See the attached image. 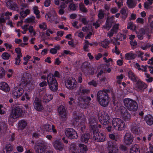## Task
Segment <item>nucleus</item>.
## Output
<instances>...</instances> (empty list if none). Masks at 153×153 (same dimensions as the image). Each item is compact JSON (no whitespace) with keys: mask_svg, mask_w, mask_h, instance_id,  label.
Wrapping results in <instances>:
<instances>
[{"mask_svg":"<svg viewBox=\"0 0 153 153\" xmlns=\"http://www.w3.org/2000/svg\"><path fill=\"white\" fill-rule=\"evenodd\" d=\"M108 92V90L100 91L97 94L98 100L99 103L101 106L104 107L107 106L109 102L107 95Z\"/></svg>","mask_w":153,"mask_h":153,"instance_id":"f257e3e1","label":"nucleus"},{"mask_svg":"<svg viewBox=\"0 0 153 153\" xmlns=\"http://www.w3.org/2000/svg\"><path fill=\"white\" fill-rule=\"evenodd\" d=\"M47 79L50 89L53 92L56 91L58 89V84L54 77L52 74H49Z\"/></svg>","mask_w":153,"mask_h":153,"instance_id":"f03ea898","label":"nucleus"},{"mask_svg":"<svg viewBox=\"0 0 153 153\" xmlns=\"http://www.w3.org/2000/svg\"><path fill=\"white\" fill-rule=\"evenodd\" d=\"M23 113L24 112L19 107H16L12 110L9 120L11 122L14 121L16 119L20 117Z\"/></svg>","mask_w":153,"mask_h":153,"instance_id":"7ed1b4c3","label":"nucleus"},{"mask_svg":"<svg viewBox=\"0 0 153 153\" xmlns=\"http://www.w3.org/2000/svg\"><path fill=\"white\" fill-rule=\"evenodd\" d=\"M114 109L121 114L122 117L125 121H127L130 118V114L128 113L126 108L123 106L119 107L118 105H114Z\"/></svg>","mask_w":153,"mask_h":153,"instance_id":"20e7f679","label":"nucleus"},{"mask_svg":"<svg viewBox=\"0 0 153 153\" xmlns=\"http://www.w3.org/2000/svg\"><path fill=\"white\" fill-rule=\"evenodd\" d=\"M112 124L113 127L118 130H123L126 127L123 121L119 118H114L112 120Z\"/></svg>","mask_w":153,"mask_h":153,"instance_id":"39448f33","label":"nucleus"},{"mask_svg":"<svg viewBox=\"0 0 153 153\" xmlns=\"http://www.w3.org/2000/svg\"><path fill=\"white\" fill-rule=\"evenodd\" d=\"M47 146L46 143L43 140H39L35 143L34 149L37 153H42Z\"/></svg>","mask_w":153,"mask_h":153,"instance_id":"423d86ee","label":"nucleus"},{"mask_svg":"<svg viewBox=\"0 0 153 153\" xmlns=\"http://www.w3.org/2000/svg\"><path fill=\"white\" fill-rule=\"evenodd\" d=\"M76 83L75 79L71 77L65 81V85L68 89L71 90L76 88Z\"/></svg>","mask_w":153,"mask_h":153,"instance_id":"0eeeda50","label":"nucleus"},{"mask_svg":"<svg viewBox=\"0 0 153 153\" xmlns=\"http://www.w3.org/2000/svg\"><path fill=\"white\" fill-rule=\"evenodd\" d=\"M65 133L66 136L71 139H75L78 137L76 132L72 128L66 129Z\"/></svg>","mask_w":153,"mask_h":153,"instance_id":"6e6552de","label":"nucleus"},{"mask_svg":"<svg viewBox=\"0 0 153 153\" xmlns=\"http://www.w3.org/2000/svg\"><path fill=\"white\" fill-rule=\"evenodd\" d=\"M94 138L97 141H104L105 140V133L101 132H94Z\"/></svg>","mask_w":153,"mask_h":153,"instance_id":"1a4fd4ad","label":"nucleus"},{"mask_svg":"<svg viewBox=\"0 0 153 153\" xmlns=\"http://www.w3.org/2000/svg\"><path fill=\"white\" fill-rule=\"evenodd\" d=\"M34 108L37 111H42L44 109L41 101L37 97L35 98L33 103Z\"/></svg>","mask_w":153,"mask_h":153,"instance_id":"9d476101","label":"nucleus"},{"mask_svg":"<svg viewBox=\"0 0 153 153\" xmlns=\"http://www.w3.org/2000/svg\"><path fill=\"white\" fill-rule=\"evenodd\" d=\"M24 93L23 89L18 87L15 88L13 90V95L14 98L19 97Z\"/></svg>","mask_w":153,"mask_h":153,"instance_id":"9b49d317","label":"nucleus"},{"mask_svg":"<svg viewBox=\"0 0 153 153\" xmlns=\"http://www.w3.org/2000/svg\"><path fill=\"white\" fill-rule=\"evenodd\" d=\"M99 119L103 125L105 126L108 124L110 121L109 116L106 113L102 114L99 117Z\"/></svg>","mask_w":153,"mask_h":153,"instance_id":"f8f14e48","label":"nucleus"},{"mask_svg":"<svg viewBox=\"0 0 153 153\" xmlns=\"http://www.w3.org/2000/svg\"><path fill=\"white\" fill-rule=\"evenodd\" d=\"M151 31H150L148 29H146L145 30L143 29H140L138 33L137 37L139 39H142L143 38V36L145 34L148 36V39H149L150 35L149 34Z\"/></svg>","mask_w":153,"mask_h":153,"instance_id":"ddd939ff","label":"nucleus"},{"mask_svg":"<svg viewBox=\"0 0 153 153\" xmlns=\"http://www.w3.org/2000/svg\"><path fill=\"white\" fill-rule=\"evenodd\" d=\"M126 36L123 34L119 33L117 36V39H114L111 40V42L115 45H119L120 42L117 39L123 40L126 38Z\"/></svg>","mask_w":153,"mask_h":153,"instance_id":"4468645a","label":"nucleus"},{"mask_svg":"<svg viewBox=\"0 0 153 153\" xmlns=\"http://www.w3.org/2000/svg\"><path fill=\"white\" fill-rule=\"evenodd\" d=\"M26 6V5L24 4L23 3L22 4H21L20 7L21 10L20 12V14L23 17H26L30 13V10H29L25 8Z\"/></svg>","mask_w":153,"mask_h":153,"instance_id":"2eb2a0df","label":"nucleus"},{"mask_svg":"<svg viewBox=\"0 0 153 153\" xmlns=\"http://www.w3.org/2000/svg\"><path fill=\"white\" fill-rule=\"evenodd\" d=\"M79 150L78 149H75L72 153H85L88 150L87 146L83 144H79Z\"/></svg>","mask_w":153,"mask_h":153,"instance_id":"dca6fc26","label":"nucleus"},{"mask_svg":"<svg viewBox=\"0 0 153 153\" xmlns=\"http://www.w3.org/2000/svg\"><path fill=\"white\" fill-rule=\"evenodd\" d=\"M53 98V95L49 92H46L42 97L43 101L45 103L48 102L52 100Z\"/></svg>","mask_w":153,"mask_h":153,"instance_id":"f3484780","label":"nucleus"},{"mask_svg":"<svg viewBox=\"0 0 153 153\" xmlns=\"http://www.w3.org/2000/svg\"><path fill=\"white\" fill-rule=\"evenodd\" d=\"M55 149L57 151H62L64 149V145L59 140H55L53 143Z\"/></svg>","mask_w":153,"mask_h":153,"instance_id":"a211bd4d","label":"nucleus"},{"mask_svg":"<svg viewBox=\"0 0 153 153\" xmlns=\"http://www.w3.org/2000/svg\"><path fill=\"white\" fill-rule=\"evenodd\" d=\"M133 140V136L129 133H127L124 138V142L127 145L132 143Z\"/></svg>","mask_w":153,"mask_h":153,"instance_id":"6ab92c4d","label":"nucleus"},{"mask_svg":"<svg viewBox=\"0 0 153 153\" xmlns=\"http://www.w3.org/2000/svg\"><path fill=\"white\" fill-rule=\"evenodd\" d=\"M58 111L60 116L62 119L66 118L67 114L64 107L62 105H60L58 108Z\"/></svg>","mask_w":153,"mask_h":153,"instance_id":"aec40b11","label":"nucleus"},{"mask_svg":"<svg viewBox=\"0 0 153 153\" xmlns=\"http://www.w3.org/2000/svg\"><path fill=\"white\" fill-rule=\"evenodd\" d=\"M119 26V24H115L110 32L108 33V36L111 37L114 34L116 33L118 30Z\"/></svg>","mask_w":153,"mask_h":153,"instance_id":"412c9836","label":"nucleus"},{"mask_svg":"<svg viewBox=\"0 0 153 153\" xmlns=\"http://www.w3.org/2000/svg\"><path fill=\"white\" fill-rule=\"evenodd\" d=\"M7 7L13 10L18 11L19 8L16 4H13L12 2L8 1L6 3Z\"/></svg>","mask_w":153,"mask_h":153,"instance_id":"4be33fe9","label":"nucleus"},{"mask_svg":"<svg viewBox=\"0 0 153 153\" xmlns=\"http://www.w3.org/2000/svg\"><path fill=\"white\" fill-rule=\"evenodd\" d=\"M0 89L5 92L9 91L10 90L8 84L4 82L0 83Z\"/></svg>","mask_w":153,"mask_h":153,"instance_id":"5701e85b","label":"nucleus"},{"mask_svg":"<svg viewBox=\"0 0 153 153\" xmlns=\"http://www.w3.org/2000/svg\"><path fill=\"white\" fill-rule=\"evenodd\" d=\"M109 150L108 153H116L118 152V149L116 144L112 143L109 146Z\"/></svg>","mask_w":153,"mask_h":153,"instance_id":"b1692460","label":"nucleus"},{"mask_svg":"<svg viewBox=\"0 0 153 153\" xmlns=\"http://www.w3.org/2000/svg\"><path fill=\"white\" fill-rule=\"evenodd\" d=\"M145 120L148 125L151 126L153 124V117L150 114L146 116Z\"/></svg>","mask_w":153,"mask_h":153,"instance_id":"393cba45","label":"nucleus"},{"mask_svg":"<svg viewBox=\"0 0 153 153\" xmlns=\"http://www.w3.org/2000/svg\"><path fill=\"white\" fill-rule=\"evenodd\" d=\"M136 88L140 91L146 88V85L143 82L137 79Z\"/></svg>","mask_w":153,"mask_h":153,"instance_id":"a878e982","label":"nucleus"},{"mask_svg":"<svg viewBox=\"0 0 153 153\" xmlns=\"http://www.w3.org/2000/svg\"><path fill=\"white\" fill-rule=\"evenodd\" d=\"M139 147L137 145L132 146L130 149V153H140Z\"/></svg>","mask_w":153,"mask_h":153,"instance_id":"bb28decb","label":"nucleus"},{"mask_svg":"<svg viewBox=\"0 0 153 153\" xmlns=\"http://www.w3.org/2000/svg\"><path fill=\"white\" fill-rule=\"evenodd\" d=\"M135 54L132 52H130L126 53L125 56V59L127 60H131L134 59L136 57Z\"/></svg>","mask_w":153,"mask_h":153,"instance_id":"cd10ccee","label":"nucleus"},{"mask_svg":"<svg viewBox=\"0 0 153 153\" xmlns=\"http://www.w3.org/2000/svg\"><path fill=\"white\" fill-rule=\"evenodd\" d=\"M134 66L135 67L140 71L141 70L143 71H146L147 69V65L145 66L142 65L141 67L137 63H135L134 64Z\"/></svg>","mask_w":153,"mask_h":153,"instance_id":"c85d7f7f","label":"nucleus"},{"mask_svg":"<svg viewBox=\"0 0 153 153\" xmlns=\"http://www.w3.org/2000/svg\"><path fill=\"white\" fill-rule=\"evenodd\" d=\"M134 101L133 100L129 98H126L123 101L124 105L128 109L130 105L132 104L133 103V102Z\"/></svg>","mask_w":153,"mask_h":153,"instance_id":"c756f323","label":"nucleus"},{"mask_svg":"<svg viewBox=\"0 0 153 153\" xmlns=\"http://www.w3.org/2000/svg\"><path fill=\"white\" fill-rule=\"evenodd\" d=\"M137 103L134 101L133 102L132 104L130 105L128 109L131 111H134L137 110Z\"/></svg>","mask_w":153,"mask_h":153,"instance_id":"7c9ffc66","label":"nucleus"},{"mask_svg":"<svg viewBox=\"0 0 153 153\" xmlns=\"http://www.w3.org/2000/svg\"><path fill=\"white\" fill-rule=\"evenodd\" d=\"M90 135L88 134H85L82 135L80 140L82 142L87 143L89 138Z\"/></svg>","mask_w":153,"mask_h":153,"instance_id":"2f4dec72","label":"nucleus"},{"mask_svg":"<svg viewBox=\"0 0 153 153\" xmlns=\"http://www.w3.org/2000/svg\"><path fill=\"white\" fill-rule=\"evenodd\" d=\"M36 21L35 20V17L34 16H32L30 17H28L25 19L24 20V22L25 23H35Z\"/></svg>","mask_w":153,"mask_h":153,"instance_id":"473e14b6","label":"nucleus"},{"mask_svg":"<svg viewBox=\"0 0 153 153\" xmlns=\"http://www.w3.org/2000/svg\"><path fill=\"white\" fill-rule=\"evenodd\" d=\"M27 123L26 121L23 120H21L19 122L18 128L19 129L24 128L26 126Z\"/></svg>","mask_w":153,"mask_h":153,"instance_id":"72a5a7b5","label":"nucleus"},{"mask_svg":"<svg viewBox=\"0 0 153 153\" xmlns=\"http://www.w3.org/2000/svg\"><path fill=\"white\" fill-rule=\"evenodd\" d=\"M51 125L46 124L42 127V130L43 132L45 131L51 132Z\"/></svg>","mask_w":153,"mask_h":153,"instance_id":"f704fd0d","label":"nucleus"},{"mask_svg":"<svg viewBox=\"0 0 153 153\" xmlns=\"http://www.w3.org/2000/svg\"><path fill=\"white\" fill-rule=\"evenodd\" d=\"M128 76L129 78L134 82H137L138 79L132 71H129L128 72Z\"/></svg>","mask_w":153,"mask_h":153,"instance_id":"c9c22d12","label":"nucleus"},{"mask_svg":"<svg viewBox=\"0 0 153 153\" xmlns=\"http://www.w3.org/2000/svg\"><path fill=\"white\" fill-rule=\"evenodd\" d=\"M127 4L128 7L130 8L134 7L136 4L134 0H127Z\"/></svg>","mask_w":153,"mask_h":153,"instance_id":"e433bc0d","label":"nucleus"},{"mask_svg":"<svg viewBox=\"0 0 153 153\" xmlns=\"http://www.w3.org/2000/svg\"><path fill=\"white\" fill-rule=\"evenodd\" d=\"M29 32L32 36H35L36 34V32L34 30L33 26L31 25L29 26L28 29Z\"/></svg>","mask_w":153,"mask_h":153,"instance_id":"4c0bfd02","label":"nucleus"},{"mask_svg":"<svg viewBox=\"0 0 153 153\" xmlns=\"http://www.w3.org/2000/svg\"><path fill=\"white\" fill-rule=\"evenodd\" d=\"M45 18L48 21L52 22L54 19V17L50 14H47L45 15Z\"/></svg>","mask_w":153,"mask_h":153,"instance_id":"58836bf2","label":"nucleus"},{"mask_svg":"<svg viewBox=\"0 0 153 153\" xmlns=\"http://www.w3.org/2000/svg\"><path fill=\"white\" fill-rule=\"evenodd\" d=\"M13 146L11 144H7L5 149L6 151V153H10L13 149Z\"/></svg>","mask_w":153,"mask_h":153,"instance_id":"ea45409f","label":"nucleus"},{"mask_svg":"<svg viewBox=\"0 0 153 153\" xmlns=\"http://www.w3.org/2000/svg\"><path fill=\"white\" fill-rule=\"evenodd\" d=\"M33 10L34 14L36 15V17L39 18L40 17L39 15V11L38 10V7L36 6H34L33 7Z\"/></svg>","mask_w":153,"mask_h":153,"instance_id":"a19ab883","label":"nucleus"},{"mask_svg":"<svg viewBox=\"0 0 153 153\" xmlns=\"http://www.w3.org/2000/svg\"><path fill=\"white\" fill-rule=\"evenodd\" d=\"M10 56V54L6 52L3 53L1 55V58L4 60H8Z\"/></svg>","mask_w":153,"mask_h":153,"instance_id":"79ce46f5","label":"nucleus"},{"mask_svg":"<svg viewBox=\"0 0 153 153\" xmlns=\"http://www.w3.org/2000/svg\"><path fill=\"white\" fill-rule=\"evenodd\" d=\"M109 43L110 42L108 40L105 39L101 42V45L103 47L107 48L108 47V45Z\"/></svg>","mask_w":153,"mask_h":153,"instance_id":"37998d69","label":"nucleus"},{"mask_svg":"<svg viewBox=\"0 0 153 153\" xmlns=\"http://www.w3.org/2000/svg\"><path fill=\"white\" fill-rule=\"evenodd\" d=\"M73 119L74 121L78 122L80 120L81 117L79 116V113L78 112L74 113L73 114Z\"/></svg>","mask_w":153,"mask_h":153,"instance_id":"c03bdc74","label":"nucleus"},{"mask_svg":"<svg viewBox=\"0 0 153 153\" xmlns=\"http://www.w3.org/2000/svg\"><path fill=\"white\" fill-rule=\"evenodd\" d=\"M23 43L20 44V46L22 47H24L25 46L27 45L28 43L27 42L28 40V38L27 36H24L23 39Z\"/></svg>","mask_w":153,"mask_h":153,"instance_id":"a18cd8bd","label":"nucleus"},{"mask_svg":"<svg viewBox=\"0 0 153 153\" xmlns=\"http://www.w3.org/2000/svg\"><path fill=\"white\" fill-rule=\"evenodd\" d=\"M60 48V46L58 45L55 47L54 48H52L50 50V52L51 53L53 54H55L57 52V50H59Z\"/></svg>","mask_w":153,"mask_h":153,"instance_id":"49530a36","label":"nucleus"},{"mask_svg":"<svg viewBox=\"0 0 153 153\" xmlns=\"http://www.w3.org/2000/svg\"><path fill=\"white\" fill-rule=\"evenodd\" d=\"M120 12L122 15V17L123 18L125 19L127 17L128 15L127 9H123L120 11Z\"/></svg>","mask_w":153,"mask_h":153,"instance_id":"de8ad7c7","label":"nucleus"},{"mask_svg":"<svg viewBox=\"0 0 153 153\" xmlns=\"http://www.w3.org/2000/svg\"><path fill=\"white\" fill-rule=\"evenodd\" d=\"M127 28L132 30H135L136 27L135 25L132 22H130L128 23Z\"/></svg>","mask_w":153,"mask_h":153,"instance_id":"09e8293b","label":"nucleus"},{"mask_svg":"<svg viewBox=\"0 0 153 153\" xmlns=\"http://www.w3.org/2000/svg\"><path fill=\"white\" fill-rule=\"evenodd\" d=\"M29 25H25L23 26H21V28L23 30V31L22 32V33L23 34H25L26 33L27 31Z\"/></svg>","mask_w":153,"mask_h":153,"instance_id":"8fccbe9b","label":"nucleus"},{"mask_svg":"<svg viewBox=\"0 0 153 153\" xmlns=\"http://www.w3.org/2000/svg\"><path fill=\"white\" fill-rule=\"evenodd\" d=\"M21 57H22L21 55H17V57L15 58V61L14 64L15 65H19L20 64Z\"/></svg>","mask_w":153,"mask_h":153,"instance_id":"3c124183","label":"nucleus"},{"mask_svg":"<svg viewBox=\"0 0 153 153\" xmlns=\"http://www.w3.org/2000/svg\"><path fill=\"white\" fill-rule=\"evenodd\" d=\"M22 84L24 88L26 90H27V88H29L30 85V83L27 82L22 83Z\"/></svg>","mask_w":153,"mask_h":153,"instance_id":"603ef678","label":"nucleus"},{"mask_svg":"<svg viewBox=\"0 0 153 153\" xmlns=\"http://www.w3.org/2000/svg\"><path fill=\"white\" fill-rule=\"evenodd\" d=\"M7 76L8 78H10L11 77L13 74V71L11 69H9L7 71Z\"/></svg>","mask_w":153,"mask_h":153,"instance_id":"864d4df0","label":"nucleus"},{"mask_svg":"<svg viewBox=\"0 0 153 153\" xmlns=\"http://www.w3.org/2000/svg\"><path fill=\"white\" fill-rule=\"evenodd\" d=\"M145 75L146 77V80L148 82H151L153 80V78L152 77L150 76L149 74L145 73Z\"/></svg>","mask_w":153,"mask_h":153,"instance_id":"5fc2aeb1","label":"nucleus"},{"mask_svg":"<svg viewBox=\"0 0 153 153\" xmlns=\"http://www.w3.org/2000/svg\"><path fill=\"white\" fill-rule=\"evenodd\" d=\"M30 97L27 93H25L24 95L22 97L21 100L24 101L26 99L27 100H29Z\"/></svg>","mask_w":153,"mask_h":153,"instance_id":"6e6d98bb","label":"nucleus"},{"mask_svg":"<svg viewBox=\"0 0 153 153\" xmlns=\"http://www.w3.org/2000/svg\"><path fill=\"white\" fill-rule=\"evenodd\" d=\"M79 8L83 12H86L87 9L84 7L83 4L81 3L79 4Z\"/></svg>","mask_w":153,"mask_h":153,"instance_id":"4d7b16f0","label":"nucleus"},{"mask_svg":"<svg viewBox=\"0 0 153 153\" xmlns=\"http://www.w3.org/2000/svg\"><path fill=\"white\" fill-rule=\"evenodd\" d=\"M30 58V56L28 55H27L26 56L24 57L23 59L24 60L25 62H23V64L25 65H27Z\"/></svg>","mask_w":153,"mask_h":153,"instance_id":"13d9d810","label":"nucleus"},{"mask_svg":"<svg viewBox=\"0 0 153 153\" xmlns=\"http://www.w3.org/2000/svg\"><path fill=\"white\" fill-rule=\"evenodd\" d=\"M6 109L2 105H0V114H4L5 113Z\"/></svg>","mask_w":153,"mask_h":153,"instance_id":"bf43d9fd","label":"nucleus"},{"mask_svg":"<svg viewBox=\"0 0 153 153\" xmlns=\"http://www.w3.org/2000/svg\"><path fill=\"white\" fill-rule=\"evenodd\" d=\"M92 45V44L90 43L88 41H86L85 45L84 46V49L85 50L87 51V49L89 45L91 46Z\"/></svg>","mask_w":153,"mask_h":153,"instance_id":"052dcab7","label":"nucleus"},{"mask_svg":"<svg viewBox=\"0 0 153 153\" xmlns=\"http://www.w3.org/2000/svg\"><path fill=\"white\" fill-rule=\"evenodd\" d=\"M98 16L100 19H102L104 17V13L102 10H100L99 13L98 14Z\"/></svg>","mask_w":153,"mask_h":153,"instance_id":"680f3d73","label":"nucleus"},{"mask_svg":"<svg viewBox=\"0 0 153 153\" xmlns=\"http://www.w3.org/2000/svg\"><path fill=\"white\" fill-rule=\"evenodd\" d=\"M39 27L40 29L43 30H45L46 29V24L43 22L39 25Z\"/></svg>","mask_w":153,"mask_h":153,"instance_id":"e2e57ef3","label":"nucleus"},{"mask_svg":"<svg viewBox=\"0 0 153 153\" xmlns=\"http://www.w3.org/2000/svg\"><path fill=\"white\" fill-rule=\"evenodd\" d=\"M131 131L132 132H134L138 130L137 125L132 124L131 126Z\"/></svg>","mask_w":153,"mask_h":153,"instance_id":"0e129e2a","label":"nucleus"},{"mask_svg":"<svg viewBox=\"0 0 153 153\" xmlns=\"http://www.w3.org/2000/svg\"><path fill=\"white\" fill-rule=\"evenodd\" d=\"M75 36H77L79 37L82 38L84 36V35L82 32L77 31L75 33Z\"/></svg>","mask_w":153,"mask_h":153,"instance_id":"69168bd1","label":"nucleus"},{"mask_svg":"<svg viewBox=\"0 0 153 153\" xmlns=\"http://www.w3.org/2000/svg\"><path fill=\"white\" fill-rule=\"evenodd\" d=\"M150 56V55L148 53H146L145 55L141 57V59L142 61L146 60Z\"/></svg>","mask_w":153,"mask_h":153,"instance_id":"338daca9","label":"nucleus"},{"mask_svg":"<svg viewBox=\"0 0 153 153\" xmlns=\"http://www.w3.org/2000/svg\"><path fill=\"white\" fill-rule=\"evenodd\" d=\"M149 151L147 152L146 153H153V147L151 144H149Z\"/></svg>","mask_w":153,"mask_h":153,"instance_id":"774afa93","label":"nucleus"}]
</instances>
